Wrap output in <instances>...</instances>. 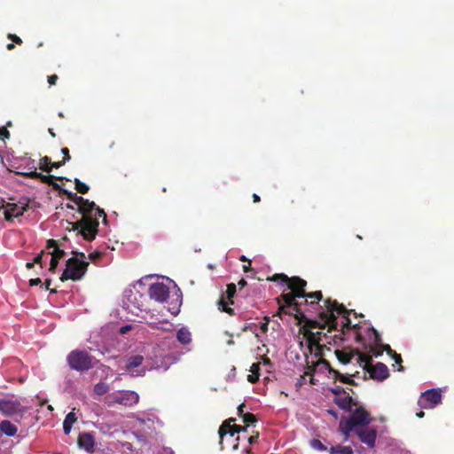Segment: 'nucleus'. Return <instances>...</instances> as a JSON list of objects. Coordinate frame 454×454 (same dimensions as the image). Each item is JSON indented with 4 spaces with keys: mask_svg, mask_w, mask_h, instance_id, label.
I'll return each mask as SVG.
<instances>
[{
    "mask_svg": "<svg viewBox=\"0 0 454 454\" xmlns=\"http://www.w3.org/2000/svg\"><path fill=\"white\" fill-rule=\"evenodd\" d=\"M73 202L77 206V211L82 215V218L69 224L74 231H78L77 234H81L85 240H93L98 232L99 217H103L104 222H106L105 211L93 201L82 196L76 195Z\"/></svg>",
    "mask_w": 454,
    "mask_h": 454,
    "instance_id": "nucleus-1",
    "label": "nucleus"
},
{
    "mask_svg": "<svg viewBox=\"0 0 454 454\" xmlns=\"http://www.w3.org/2000/svg\"><path fill=\"white\" fill-rule=\"evenodd\" d=\"M298 296H295L293 292L283 293L278 298H277V301L278 304V311L277 312V316H281L282 314L294 316L300 322H303V335L306 339L307 342H309V346L316 345L317 349L320 350L321 346L319 345L320 334L321 332L314 333L312 330L316 328L317 324V320H312L306 317L304 313L301 309V303L296 301Z\"/></svg>",
    "mask_w": 454,
    "mask_h": 454,
    "instance_id": "nucleus-2",
    "label": "nucleus"
},
{
    "mask_svg": "<svg viewBox=\"0 0 454 454\" xmlns=\"http://www.w3.org/2000/svg\"><path fill=\"white\" fill-rule=\"evenodd\" d=\"M324 303L326 309L319 312L320 320L317 321L318 325H317L316 328L325 329V327H328V332L337 330L338 316H341L343 318L341 322L342 332L344 328L350 329L352 327L351 320L349 318L351 310H348L343 304H340L335 300L332 301L331 299H325ZM356 325H354L353 327L356 328Z\"/></svg>",
    "mask_w": 454,
    "mask_h": 454,
    "instance_id": "nucleus-3",
    "label": "nucleus"
},
{
    "mask_svg": "<svg viewBox=\"0 0 454 454\" xmlns=\"http://www.w3.org/2000/svg\"><path fill=\"white\" fill-rule=\"evenodd\" d=\"M72 254L74 256L67 261L66 269L59 278L61 282L69 279L73 281L80 280L88 270L89 262L84 261V253L73 251Z\"/></svg>",
    "mask_w": 454,
    "mask_h": 454,
    "instance_id": "nucleus-4",
    "label": "nucleus"
},
{
    "mask_svg": "<svg viewBox=\"0 0 454 454\" xmlns=\"http://www.w3.org/2000/svg\"><path fill=\"white\" fill-rule=\"evenodd\" d=\"M71 369L83 372L93 368L97 363L96 359L87 351L75 349L71 351L67 357Z\"/></svg>",
    "mask_w": 454,
    "mask_h": 454,
    "instance_id": "nucleus-5",
    "label": "nucleus"
},
{
    "mask_svg": "<svg viewBox=\"0 0 454 454\" xmlns=\"http://www.w3.org/2000/svg\"><path fill=\"white\" fill-rule=\"evenodd\" d=\"M268 281L277 282L280 280L282 283L287 285V289L293 292L295 296L303 298L306 295L305 288L307 286V281L301 278L300 277L289 278L284 273H277L267 278Z\"/></svg>",
    "mask_w": 454,
    "mask_h": 454,
    "instance_id": "nucleus-6",
    "label": "nucleus"
},
{
    "mask_svg": "<svg viewBox=\"0 0 454 454\" xmlns=\"http://www.w3.org/2000/svg\"><path fill=\"white\" fill-rule=\"evenodd\" d=\"M355 407V410H351L348 417H342L341 419L351 425L355 429L368 426L372 421L369 411L362 405L356 404Z\"/></svg>",
    "mask_w": 454,
    "mask_h": 454,
    "instance_id": "nucleus-7",
    "label": "nucleus"
},
{
    "mask_svg": "<svg viewBox=\"0 0 454 454\" xmlns=\"http://www.w3.org/2000/svg\"><path fill=\"white\" fill-rule=\"evenodd\" d=\"M144 295L137 290H127L123 300L124 308L132 314L137 315L144 309Z\"/></svg>",
    "mask_w": 454,
    "mask_h": 454,
    "instance_id": "nucleus-8",
    "label": "nucleus"
},
{
    "mask_svg": "<svg viewBox=\"0 0 454 454\" xmlns=\"http://www.w3.org/2000/svg\"><path fill=\"white\" fill-rule=\"evenodd\" d=\"M27 408L23 406L18 400L12 398L0 399V412L7 417L20 416L27 412Z\"/></svg>",
    "mask_w": 454,
    "mask_h": 454,
    "instance_id": "nucleus-9",
    "label": "nucleus"
},
{
    "mask_svg": "<svg viewBox=\"0 0 454 454\" xmlns=\"http://www.w3.org/2000/svg\"><path fill=\"white\" fill-rule=\"evenodd\" d=\"M442 403V391L439 388L428 389L421 393L418 405L421 409H434Z\"/></svg>",
    "mask_w": 454,
    "mask_h": 454,
    "instance_id": "nucleus-10",
    "label": "nucleus"
},
{
    "mask_svg": "<svg viewBox=\"0 0 454 454\" xmlns=\"http://www.w3.org/2000/svg\"><path fill=\"white\" fill-rule=\"evenodd\" d=\"M236 421V419L234 418H230L226 420H224L223 422V424L220 426L219 429H218V434H219V437H220V442H219V445H220V449L221 450H223V437L226 435V434H230L231 436H233L235 435L236 434H239L240 432H247V427L246 425L245 426H239V425H235L234 422Z\"/></svg>",
    "mask_w": 454,
    "mask_h": 454,
    "instance_id": "nucleus-11",
    "label": "nucleus"
},
{
    "mask_svg": "<svg viewBox=\"0 0 454 454\" xmlns=\"http://www.w3.org/2000/svg\"><path fill=\"white\" fill-rule=\"evenodd\" d=\"M46 248H53V250L51 252H48L47 254L51 255L49 271H51V273H55L59 262L61 258H63L66 255V252L63 249H60L59 247L57 240L52 239L47 241Z\"/></svg>",
    "mask_w": 454,
    "mask_h": 454,
    "instance_id": "nucleus-12",
    "label": "nucleus"
},
{
    "mask_svg": "<svg viewBox=\"0 0 454 454\" xmlns=\"http://www.w3.org/2000/svg\"><path fill=\"white\" fill-rule=\"evenodd\" d=\"M355 434L363 443L368 446V448H374L377 438V431L375 428L365 426L360 428H356Z\"/></svg>",
    "mask_w": 454,
    "mask_h": 454,
    "instance_id": "nucleus-13",
    "label": "nucleus"
},
{
    "mask_svg": "<svg viewBox=\"0 0 454 454\" xmlns=\"http://www.w3.org/2000/svg\"><path fill=\"white\" fill-rule=\"evenodd\" d=\"M148 293L150 298L158 302H164L168 298L169 289L163 283H154L150 286Z\"/></svg>",
    "mask_w": 454,
    "mask_h": 454,
    "instance_id": "nucleus-14",
    "label": "nucleus"
},
{
    "mask_svg": "<svg viewBox=\"0 0 454 454\" xmlns=\"http://www.w3.org/2000/svg\"><path fill=\"white\" fill-rule=\"evenodd\" d=\"M367 372L369 373L371 379L378 381H383L389 377V371L387 366L380 362L374 365H369Z\"/></svg>",
    "mask_w": 454,
    "mask_h": 454,
    "instance_id": "nucleus-15",
    "label": "nucleus"
},
{
    "mask_svg": "<svg viewBox=\"0 0 454 454\" xmlns=\"http://www.w3.org/2000/svg\"><path fill=\"white\" fill-rule=\"evenodd\" d=\"M138 401L139 395L134 391H121L114 396V402L124 406H133Z\"/></svg>",
    "mask_w": 454,
    "mask_h": 454,
    "instance_id": "nucleus-16",
    "label": "nucleus"
},
{
    "mask_svg": "<svg viewBox=\"0 0 454 454\" xmlns=\"http://www.w3.org/2000/svg\"><path fill=\"white\" fill-rule=\"evenodd\" d=\"M27 209V204L8 203L4 210V218L6 221H12L14 218L21 216Z\"/></svg>",
    "mask_w": 454,
    "mask_h": 454,
    "instance_id": "nucleus-17",
    "label": "nucleus"
},
{
    "mask_svg": "<svg viewBox=\"0 0 454 454\" xmlns=\"http://www.w3.org/2000/svg\"><path fill=\"white\" fill-rule=\"evenodd\" d=\"M321 340H322V333L320 334V340H319V342ZM319 345L321 346V349L317 350L316 345H313L310 348L309 344L308 343V347H309L310 352H313V351L315 352V356L320 358L318 363L320 364H323L325 366V368L328 371L329 374L331 375V371L332 370H335V369L332 367V365H331L329 361H327V360L323 358L324 349L330 350V348H327L326 345H325V344H320L319 343Z\"/></svg>",
    "mask_w": 454,
    "mask_h": 454,
    "instance_id": "nucleus-18",
    "label": "nucleus"
},
{
    "mask_svg": "<svg viewBox=\"0 0 454 454\" xmlns=\"http://www.w3.org/2000/svg\"><path fill=\"white\" fill-rule=\"evenodd\" d=\"M80 448L84 449L87 452L92 453L94 451V436L90 433L80 434L77 440Z\"/></svg>",
    "mask_w": 454,
    "mask_h": 454,
    "instance_id": "nucleus-19",
    "label": "nucleus"
},
{
    "mask_svg": "<svg viewBox=\"0 0 454 454\" xmlns=\"http://www.w3.org/2000/svg\"><path fill=\"white\" fill-rule=\"evenodd\" d=\"M368 336L369 339L374 343V345H380L381 349L386 351L389 356L395 354V350H393L388 344L381 343L380 334L373 327L368 328Z\"/></svg>",
    "mask_w": 454,
    "mask_h": 454,
    "instance_id": "nucleus-20",
    "label": "nucleus"
},
{
    "mask_svg": "<svg viewBox=\"0 0 454 454\" xmlns=\"http://www.w3.org/2000/svg\"><path fill=\"white\" fill-rule=\"evenodd\" d=\"M334 355L340 364H348L355 356V348L348 347L342 349H335Z\"/></svg>",
    "mask_w": 454,
    "mask_h": 454,
    "instance_id": "nucleus-21",
    "label": "nucleus"
},
{
    "mask_svg": "<svg viewBox=\"0 0 454 454\" xmlns=\"http://www.w3.org/2000/svg\"><path fill=\"white\" fill-rule=\"evenodd\" d=\"M334 403L341 410L351 411L353 406H356V402L350 395L344 397H336L333 400Z\"/></svg>",
    "mask_w": 454,
    "mask_h": 454,
    "instance_id": "nucleus-22",
    "label": "nucleus"
},
{
    "mask_svg": "<svg viewBox=\"0 0 454 454\" xmlns=\"http://www.w3.org/2000/svg\"><path fill=\"white\" fill-rule=\"evenodd\" d=\"M358 374H359V372H356V373L350 374L349 376H348V375L342 374L338 370L331 371V375L333 376V378L334 380H340L341 383L353 385V386H356V383L353 379H351V377H356Z\"/></svg>",
    "mask_w": 454,
    "mask_h": 454,
    "instance_id": "nucleus-23",
    "label": "nucleus"
},
{
    "mask_svg": "<svg viewBox=\"0 0 454 454\" xmlns=\"http://www.w3.org/2000/svg\"><path fill=\"white\" fill-rule=\"evenodd\" d=\"M339 431L343 435V441L348 442L350 438V434L352 432L355 433V428L344 419H340L339 423Z\"/></svg>",
    "mask_w": 454,
    "mask_h": 454,
    "instance_id": "nucleus-24",
    "label": "nucleus"
},
{
    "mask_svg": "<svg viewBox=\"0 0 454 454\" xmlns=\"http://www.w3.org/2000/svg\"><path fill=\"white\" fill-rule=\"evenodd\" d=\"M357 356V364H359L360 365L364 364L363 369L367 372V369H369V365H372V356L368 354H363L358 349L355 348V356Z\"/></svg>",
    "mask_w": 454,
    "mask_h": 454,
    "instance_id": "nucleus-25",
    "label": "nucleus"
},
{
    "mask_svg": "<svg viewBox=\"0 0 454 454\" xmlns=\"http://www.w3.org/2000/svg\"><path fill=\"white\" fill-rule=\"evenodd\" d=\"M18 428L9 420H3L0 423V432L7 436H14Z\"/></svg>",
    "mask_w": 454,
    "mask_h": 454,
    "instance_id": "nucleus-26",
    "label": "nucleus"
},
{
    "mask_svg": "<svg viewBox=\"0 0 454 454\" xmlns=\"http://www.w3.org/2000/svg\"><path fill=\"white\" fill-rule=\"evenodd\" d=\"M144 356L141 355L131 356L127 359L126 370L132 371L143 364Z\"/></svg>",
    "mask_w": 454,
    "mask_h": 454,
    "instance_id": "nucleus-27",
    "label": "nucleus"
},
{
    "mask_svg": "<svg viewBox=\"0 0 454 454\" xmlns=\"http://www.w3.org/2000/svg\"><path fill=\"white\" fill-rule=\"evenodd\" d=\"M176 338L177 340L184 345L189 344L192 341L191 333L185 327H182L178 330Z\"/></svg>",
    "mask_w": 454,
    "mask_h": 454,
    "instance_id": "nucleus-28",
    "label": "nucleus"
},
{
    "mask_svg": "<svg viewBox=\"0 0 454 454\" xmlns=\"http://www.w3.org/2000/svg\"><path fill=\"white\" fill-rule=\"evenodd\" d=\"M307 298L305 300L306 304H317L323 298L322 292L321 291H316L312 293H306V295L304 296Z\"/></svg>",
    "mask_w": 454,
    "mask_h": 454,
    "instance_id": "nucleus-29",
    "label": "nucleus"
},
{
    "mask_svg": "<svg viewBox=\"0 0 454 454\" xmlns=\"http://www.w3.org/2000/svg\"><path fill=\"white\" fill-rule=\"evenodd\" d=\"M251 374L247 376V380L250 383H256L259 380L260 377V364L254 363L250 367Z\"/></svg>",
    "mask_w": 454,
    "mask_h": 454,
    "instance_id": "nucleus-30",
    "label": "nucleus"
},
{
    "mask_svg": "<svg viewBox=\"0 0 454 454\" xmlns=\"http://www.w3.org/2000/svg\"><path fill=\"white\" fill-rule=\"evenodd\" d=\"M329 454H353V449L350 446H333L329 450Z\"/></svg>",
    "mask_w": 454,
    "mask_h": 454,
    "instance_id": "nucleus-31",
    "label": "nucleus"
},
{
    "mask_svg": "<svg viewBox=\"0 0 454 454\" xmlns=\"http://www.w3.org/2000/svg\"><path fill=\"white\" fill-rule=\"evenodd\" d=\"M51 160L50 157L48 156H44L43 158L40 159V161H39V168L43 170V171H45V172H51Z\"/></svg>",
    "mask_w": 454,
    "mask_h": 454,
    "instance_id": "nucleus-32",
    "label": "nucleus"
},
{
    "mask_svg": "<svg viewBox=\"0 0 454 454\" xmlns=\"http://www.w3.org/2000/svg\"><path fill=\"white\" fill-rule=\"evenodd\" d=\"M229 304H231L230 301H224L223 297H222L219 300V301H218L219 309H221L222 311L226 312L227 314H229L231 316H233L234 315V310H233V309H231L229 306Z\"/></svg>",
    "mask_w": 454,
    "mask_h": 454,
    "instance_id": "nucleus-33",
    "label": "nucleus"
},
{
    "mask_svg": "<svg viewBox=\"0 0 454 454\" xmlns=\"http://www.w3.org/2000/svg\"><path fill=\"white\" fill-rule=\"evenodd\" d=\"M237 292V286L233 283H230L227 285L226 288V298L230 301L231 304H233L232 298L234 297L235 294Z\"/></svg>",
    "mask_w": 454,
    "mask_h": 454,
    "instance_id": "nucleus-34",
    "label": "nucleus"
},
{
    "mask_svg": "<svg viewBox=\"0 0 454 454\" xmlns=\"http://www.w3.org/2000/svg\"><path fill=\"white\" fill-rule=\"evenodd\" d=\"M109 390V387L105 382H98L94 387V392L98 395L106 394Z\"/></svg>",
    "mask_w": 454,
    "mask_h": 454,
    "instance_id": "nucleus-35",
    "label": "nucleus"
},
{
    "mask_svg": "<svg viewBox=\"0 0 454 454\" xmlns=\"http://www.w3.org/2000/svg\"><path fill=\"white\" fill-rule=\"evenodd\" d=\"M74 184H75V189L79 193L86 194L90 190V187L86 184L82 183L78 178L74 179Z\"/></svg>",
    "mask_w": 454,
    "mask_h": 454,
    "instance_id": "nucleus-36",
    "label": "nucleus"
},
{
    "mask_svg": "<svg viewBox=\"0 0 454 454\" xmlns=\"http://www.w3.org/2000/svg\"><path fill=\"white\" fill-rule=\"evenodd\" d=\"M242 420L247 427H249L257 421L255 415L250 412L245 413L242 417Z\"/></svg>",
    "mask_w": 454,
    "mask_h": 454,
    "instance_id": "nucleus-37",
    "label": "nucleus"
},
{
    "mask_svg": "<svg viewBox=\"0 0 454 454\" xmlns=\"http://www.w3.org/2000/svg\"><path fill=\"white\" fill-rule=\"evenodd\" d=\"M54 179H57V180H63L64 178L61 177V176H51V175H43L41 173V176H40V178L39 180L43 183V184H46L48 185H51V184L52 183V180Z\"/></svg>",
    "mask_w": 454,
    "mask_h": 454,
    "instance_id": "nucleus-38",
    "label": "nucleus"
},
{
    "mask_svg": "<svg viewBox=\"0 0 454 454\" xmlns=\"http://www.w3.org/2000/svg\"><path fill=\"white\" fill-rule=\"evenodd\" d=\"M310 446L313 449L320 450V451H325L327 450L326 446L325 444H323L320 440H317V439L311 440Z\"/></svg>",
    "mask_w": 454,
    "mask_h": 454,
    "instance_id": "nucleus-39",
    "label": "nucleus"
},
{
    "mask_svg": "<svg viewBox=\"0 0 454 454\" xmlns=\"http://www.w3.org/2000/svg\"><path fill=\"white\" fill-rule=\"evenodd\" d=\"M76 420L77 417L74 411H70L69 413L67 414L64 419V423L73 426L76 422Z\"/></svg>",
    "mask_w": 454,
    "mask_h": 454,
    "instance_id": "nucleus-40",
    "label": "nucleus"
},
{
    "mask_svg": "<svg viewBox=\"0 0 454 454\" xmlns=\"http://www.w3.org/2000/svg\"><path fill=\"white\" fill-rule=\"evenodd\" d=\"M370 353L372 356L378 357L383 354V349H381L380 345H375L370 348Z\"/></svg>",
    "mask_w": 454,
    "mask_h": 454,
    "instance_id": "nucleus-41",
    "label": "nucleus"
},
{
    "mask_svg": "<svg viewBox=\"0 0 454 454\" xmlns=\"http://www.w3.org/2000/svg\"><path fill=\"white\" fill-rule=\"evenodd\" d=\"M390 356L395 360V362L396 364H399L398 371H399V372L403 371V365L401 364H402V362H403V359H402L401 355H400V354H397V353L395 351V354L391 355Z\"/></svg>",
    "mask_w": 454,
    "mask_h": 454,
    "instance_id": "nucleus-42",
    "label": "nucleus"
},
{
    "mask_svg": "<svg viewBox=\"0 0 454 454\" xmlns=\"http://www.w3.org/2000/svg\"><path fill=\"white\" fill-rule=\"evenodd\" d=\"M330 391L335 395L346 394L345 388L341 386H336L334 387H332V388H330Z\"/></svg>",
    "mask_w": 454,
    "mask_h": 454,
    "instance_id": "nucleus-43",
    "label": "nucleus"
},
{
    "mask_svg": "<svg viewBox=\"0 0 454 454\" xmlns=\"http://www.w3.org/2000/svg\"><path fill=\"white\" fill-rule=\"evenodd\" d=\"M44 254H45L44 251H41V253L38 254L34 258V262H35V264H39L41 268H43L44 266V262H43V257Z\"/></svg>",
    "mask_w": 454,
    "mask_h": 454,
    "instance_id": "nucleus-44",
    "label": "nucleus"
},
{
    "mask_svg": "<svg viewBox=\"0 0 454 454\" xmlns=\"http://www.w3.org/2000/svg\"><path fill=\"white\" fill-rule=\"evenodd\" d=\"M7 37H8V39L12 40V43H17L19 45L22 44V43H23L21 38L14 34H8Z\"/></svg>",
    "mask_w": 454,
    "mask_h": 454,
    "instance_id": "nucleus-45",
    "label": "nucleus"
},
{
    "mask_svg": "<svg viewBox=\"0 0 454 454\" xmlns=\"http://www.w3.org/2000/svg\"><path fill=\"white\" fill-rule=\"evenodd\" d=\"M61 193L62 194H65L67 198V200H71V201H74L75 196L77 195L76 193H74V192H71L67 190H61Z\"/></svg>",
    "mask_w": 454,
    "mask_h": 454,
    "instance_id": "nucleus-46",
    "label": "nucleus"
},
{
    "mask_svg": "<svg viewBox=\"0 0 454 454\" xmlns=\"http://www.w3.org/2000/svg\"><path fill=\"white\" fill-rule=\"evenodd\" d=\"M0 136L3 137V140L10 138L11 135L6 127L0 128Z\"/></svg>",
    "mask_w": 454,
    "mask_h": 454,
    "instance_id": "nucleus-47",
    "label": "nucleus"
},
{
    "mask_svg": "<svg viewBox=\"0 0 454 454\" xmlns=\"http://www.w3.org/2000/svg\"><path fill=\"white\" fill-rule=\"evenodd\" d=\"M61 153H63L64 157L62 160H65V163L68 160H70L71 157L69 154V150L67 147H64L61 149Z\"/></svg>",
    "mask_w": 454,
    "mask_h": 454,
    "instance_id": "nucleus-48",
    "label": "nucleus"
},
{
    "mask_svg": "<svg viewBox=\"0 0 454 454\" xmlns=\"http://www.w3.org/2000/svg\"><path fill=\"white\" fill-rule=\"evenodd\" d=\"M258 439H259V432H256L254 434H252L250 437H248L247 442H249V444H254L257 442Z\"/></svg>",
    "mask_w": 454,
    "mask_h": 454,
    "instance_id": "nucleus-49",
    "label": "nucleus"
},
{
    "mask_svg": "<svg viewBox=\"0 0 454 454\" xmlns=\"http://www.w3.org/2000/svg\"><path fill=\"white\" fill-rule=\"evenodd\" d=\"M101 256H102V253L93 252V253L90 254L89 258L91 261L96 262V260L99 259Z\"/></svg>",
    "mask_w": 454,
    "mask_h": 454,
    "instance_id": "nucleus-50",
    "label": "nucleus"
},
{
    "mask_svg": "<svg viewBox=\"0 0 454 454\" xmlns=\"http://www.w3.org/2000/svg\"><path fill=\"white\" fill-rule=\"evenodd\" d=\"M59 77L57 74H51L48 76V82L50 85H55Z\"/></svg>",
    "mask_w": 454,
    "mask_h": 454,
    "instance_id": "nucleus-51",
    "label": "nucleus"
},
{
    "mask_svg": "<svg viewBox=\"0 0 454 454\" xmlns=\"http://www.w3.org/2000/svg\"><path fill=\"white\" fill-rule=\"evenodd\" d=\"M41 284H42V280L39 278H32V279L29 280V285L31 286H38V285H41Z\"/></svg>",
    "mask_w": 454,
    "mask_h": 454,
    "instance_id": "nucleus-52",
    "label": "nucleus"
},
{
    "mask_svg": "<svg viewBox=\"0 0 454 454\" xmlns=\"http://www.w3.org/2000/svg\"><path fill=\"white\" fill-rule=\"evenodd\" d=\"M72 425H68L63 422V430L65 434H69L72 429Z\"/></svg>",
    "mask_w": 454,
    "mask_h": 454,
    "instance_id": "nucleus-53",
    "label": "nucleus"
},
{
    "mask_svg": "<svg viewBox=\"0 0 454 454\" xmlns=\"http://www.w3.org/2000/svg\"><path fill=\"white\" fill-rule=\"evenodd\" d=\"M65 164H66V163H65V160L57 161V162H51V169H52L53 168H59L62 167V166H63V165H65Z\"/></svg>",
    "mask_w": 454,
    "mask_h": 454,
    "instance_id": "nucleus-54",
    "label": "nucleus"
},
{
    "mask_svg": "<svg viewBox=\"0 0 454 454\" xmlns=\"http://www.w3.org/2000/svg\"><path fill=\"white\" fill-rule=\"evenodd\" d=\"M247 285V282L244 278H241L238 283L239 291L241 292L242 288L245 287Z\"/></svg>",
    "mask_w": 454,
    "mask_h": 454,
    "instance_id": "nucleus-55",
    "label": "nucleus"
},
{
    "mask_svg": "<svg viewBox=\"0 0 454 454\" xmlns=\"http://www.w3.org/2000/svg\"><path fill=\"white\" fill-rule=\"evenodd\" d=\"M51 186L55 190V191H59L60 193H61V190H64L63 188L60 187V185L59 184H57L56 182H54L52 180V183L51 184Z\"/></svg>",
    "mask_w": 454,
    "mask_h": 454,
    "instance_id": "nucleus-56",
    "label": "nucleus"
},
{
    "mask_svg": "<svg viewBox=\"0 0 454 454\" xmlns=\"http://www.w3.org/2000/svg\"><path fill=\"white\" fill-rule=\"evenodd\" d=\"M244 408H245V404L244 403H241L239 405L238 407V415L239 417H243V415L245 414L244 413Z\"/></svg>",
    "mask_w": 454,
    "mask_h": 454,
    "instance_id": "nucleus-57",
    "label": "nucleus"
},
{
    "mask_svg": "<svg viewBox=\"0 0 454 454\" xmlns=\"http://www.w3.org/2000/svg\"><path fill=\"white\" fill-rule=\"evenodd\" d=\"M41 176V173L37 172L36 169L31 171V177L32 179H39Z\"/></svg>",
    "mask_w": 454,
    "mask_h": 454,
    "instance_id": "nucleus-58",
    "label": "nucleus"
},
{
    "mask_svg": "<svg viewBox=\"0 0 454 454\" xmlns=\"http://www.w3.org/2000/svg\"><path fill=\"white\" fill-rule=\"evenodd\" d=\"M130 329H131V326H130V325H124V326H122V327L120 329V333H121V334H124V333H128Z\"/></svg>",
    "mask_w": 454,
    "mask_h": 454,
    "instance_id": "nucleus-59",
    "label": "nucleus"
},
{
    "mask_svg": "<svg viewBox=\"0 0 454 454\" xmlns=\"http://www.w3.org/2000/svg\"><path fill=\"white\" fill-rule=\"evenodd\" d=\"M261 330L262 333H266L268 331V321L261 325Z\"/></svg>",
    "mask_w": 454,
    "mask_h": 454,
    "instance_id": "nucleus-60",
    "label": "nucleus"
},
{
    "mask_svg": "<svg viewBox=\"0 0 454 454\" xmlns=\"http://www.w3.org/2000/svg\"><path fill=\"white\" fill-rule=\"evenodd\" d=\"M251 270H252V268H251V262H249L247 265H243V270L245 272H248Z\"/></svg>",
    "mask_w": 454,
    "mask_h": 454,
    "instance_id": "nucleus-61",
    "label": "nucleus"
},
{
    "mask_svg": "<svg viewBox=\"0 0 454 454\" xmlns=\"http://www.w3.org/2000/svg\"><path fill=\"white\" fill-rule=\"evenodd\" d=\"M327 412L331 414L334 419H338V413L333 410H328Z\"/></svg>",
    "mask_w": 454,
    "mask_h": 454,
    "instance_id": "nucleus-62",
    "label": "nucleus"
},
{
    "mask_svg": "<svg viewBox=\"0 0 454 454\" xmlns=\"http://www.w3.org/2000/svg\"><path fill=\"white\" fill-rule=\"evenodd\" d=\"M253 200L254 203H257L261 200L260 197L256 194V193H254L253 194Z\"/></svg>",
    "mask_w": 454,
    "mask_h": 454,
    "instance_id": "nucleus-63",
    "label": "nucleus"
},
{
    "mask_svg": "<svg viewBox=\"0 0 454 454\" xmlns=\"http://www.w3.org/2000/svg\"><path fill=\"white\" fill-rule=\"evenodd\" d=\"M35 264V262H34V261L33 262H28L26 263V267L27 269H32Z\"/></svg>",
    "mask_w": 454,
    "mask_h": 454,
    "instance_id": "nucleus-64",
    "label": "nucleus"
}]
</instances>
